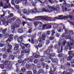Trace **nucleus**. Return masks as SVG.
Here are the masks:
<instances>
[{
    "label": "nucleus",
    "mask_w": 74,
    "mask_h": 74,
    "mask_svg": "<svg viewBox=\"0 0 74 74\" xmlns=\"http://www.w3.org/2000/svg\"><path fill=\"white\" fill-rule=\"evenodd\" d=\"M25 68L24 67H23L21 69V72L25 73Z\"/></svg>",
    "instance_id": "79ce46f5"
},
{
    "label": "nucleus",
    "mask_w": 74,
    "mask_h": 74,
    "mask_svg": "<svg viewBox=\"0 0 74 74\" xmlns=\"http://www.w3.org/2000/svg\"><path fill=\"white\" fill-rule=\"evenodd\" d=\"M50 52H51V51L49 49H47L46 51H44V53H46V55H48L50 57H51V53Z\"/></svg>",
    "instance_id": "1a4fd4ad"
},
{
    "label": "nucleus",
    "mask_w": 74,
    "mask_h": 74,
    "mask_svg": "<svg viewBox=\"0 0 74 74\" xmlns=\"http://www.w3.org/2000/svg\"><path fill=\"white\" fill-rule=\"evenodd\" d=\"M9 0H5L6 3H3V8H10L11 7V5L10 3H9Z\"/></svg>",
    "instance_id": "20e7f679"
},
{
    "label": "nucleus",
    "mask_w": 74,
    "mask_h": 74,
    "mask_svg": "<svg viewBox=\"0 0 74 74\" xmlns=\"http://www.w3.org/2000/svg\"><path fill=\"white\" fill-rule=\"evenodd\" d=\"M60 0V2H62V1H64V3H63V4H64L65 5H66V7H70V4H66V1H65V0Z\"/></svg>",
    "instance_id": "f8f14e48"
},
{
    "label": "nucleus",
    "mask_w": 74,
    "mask_h": 74,
    "mask_svg": "<svg viewBox=\"0 0 74 74\" xmlns=\"http://www.w3.org/2000/svg\"><path fill=\"white\" fill-rule=\"evenodd\" d=\"M58 56L59 58H62V54L61 53L59 54L58 55Z\"/></svg>",
    "instance_id": "69168bd1"
},
{
    "label": "nucleus",
    "mask_w": 74,
    "mask_h": 74,
    "mask_svg": "<svg viewBox=\"0 0 74 74\" xmlns=\"http://www.w3.org/2000/svg\"><path fill=\"white\" fill-rule=\"evenodd\" d=\"M27 25L28 28H30V27H32V23H31L27 24Z\"/></svg>",
    "instance_id": "c03bdc74"
},
{
    "label": "nucleus",
    "mask_w": 74,
    "mask_h": 74,
    "mask_svg": "<svg viewBox=\"0 0 74 74\" xmlns=\"http://www.w3.org/2000/svg\"><path fill=\"white\" fill-rule=\"evenodd\" d=\"M38 36H39V37L41 36V35H42V32H39L38 33Z\"/></svg>",
    "instance_id": "864d4df0"
},
{
    "label": "nucleus",
    "mask_w": 74,
    "mask_h": 74,
    "mask_svg": "<svg viewBox=\"0 0 74 74\" xmlns=\"http://www.w3.org/2000/svg\"><path fill=\"white\" fill-rule=\"evenodd\" d=\"M21 22V20L19 19H17L16 20L15 24H16L17 26V25H19V24H20Z\"/></svg>",
    "instance_id": "2eb2a0df"
},
{
    "label": "nucleus",
    "mask_w": 74,
    "mask_h": 74,
    "mask_svg": "<svg viewBox=\"0 0 74 74\" xmlns=\"http://www.w3.org/2000/svg\"><path fill=\"white\" fill-rule=\"evenodd\" d=\"M46 45H48L49 44V40H46Z\"/></svg>",
    "instance_id": "680f3d73"
},
{
    "label": "nucleus",
    "mask_w": 74,
    "mask_h": 74,
    "mask_svg": "<svg viewBox=\"0 0 74 74\" xmlns=\"http://www.w3.org/2000/svg\"><path fill=\"white\" fill-rule=\"evenodd\" d=\"M41 16H35L33 18L31 19L29 18H26V17L25 16L23 17V18L25 19L26 21H33L34 20L38 21L39 19H41Z\"/></svg>",
    "instance_id": "f03ea898"
},
{
    "label": "nucleus",
    "mask_w": 74,
    "mask_h": 74,
    "mask_svg": "<svg viewBox=\"0 0 74 74\" xmlns=\"http://www.w3.org/2000/svg\"><path fill=\"white\" fill-rule=\"evenodd\" d=\"M60 62L61 63H64V58H62L60 60Z\"/></svg>",
    "instance_id": "5fc2aeb1"
},
{
    "label": "nucleus",
    "mask_w": 74,
    "mask_h": 74,
    "mask_svg": "<svg viewBox=\"0 0 74 74\" xmlns=\"http://www.w3.org/2000/svg\"><path fill=\"white\" fill-rule=\"evenodd\" d=\"M51 36H53L54 34L55 33V29H53L51 31Z\"/></svg>",
    "instance_id": "58836bf2"
},
{
    "label": "nucleus",
    "mask_w": 74,
    "mask_h": 74,
    "mask_svg": "<svg viewBox=\"0 0 74 74\" xmlns=\"http://www.w3.org/2000/svg\"><path fill=\"white\" fill-rule=\"evenodd\" d=\"M45 27H47V29H49L52 28V26L51 25H49L48 24H45Z\"/></svg>",
    "instance_id": "4be33fe9"
},
{
    "label": "nucleus",
    "mask_w": 74,
    "mask_h": 74,
    "mask_svg": "<svg viewBox=\"0 0 74 74\" xmlns=\"http://www.w3.org/2000/svg\"><path fill=\"white\" fill-rule=\"evenodd\" d=\"M18 42H21L22 41V40H21L20 38H18Z\"/></svg>",
    "instance_id": "0e129e2a"
},
{
    "label": "nucleus",
    "mask_w": 74,
    "mask_h": 74,
    "mask_svg": "<svg viewBox=\"0 0 74 74\" xmlns=\"http://www.w3.org/2000/svg\"><path fill=\"white\" fill-rule=\"evenodd\" d=\"M38 47H39V48H41V47H42V44H39L38 45Z\"/></svg>",
    "instance_id": "774afa93"
},
{
    "label": "nucleus",
    "mask_w": 74,
    "mask_h": 74,
    "mask_svg": "<svg viewBox=\"0 0 74 74\" xmlns=\"http://www.w3.org/2000/svg\"><path fill=\"white\" fill-rule=\"evenodd\" d=\"M17 32L18 33H23V30L22 29H19L17 30Z\"/></svg>",
    "instance_id": "cd10ccee"
},
{
    "label": "nucleus",
    "mask_w": 74,
    "mask_h": 74,
    "mask_svg": "<svg viewBox=\"0 0 74 74\" xmlns=\"http://www.w3.org/2000/svg\"><path fill=\"white\" fill-rule=\"evenodd\" d=\"M31 67H32L33 70H36L37 69V66L35 65L34 64H31L30 65Z\"/></svg>",
    "instance_id": "a211bd4d"
},
{
    "label": "nucleus",
    "mask_w": 74,
    "mask_h": 74,
    "mask_svg": "<svg viewBox=\"0 0 74 74\" xmlns=\"http://www.w3.org/2000/svg\"><path fill=\"white\" fill-rule=\"evenodd\" d=\"M32 28H30V29H29L28 31V33H32Z\"/></svg>",
    "instance_id": "338daca9"
},
{
    "label": "nucleus",
    "mask_w": 74,
    "mask_h": 74,
    "mask_svg": "<svg viewBox=\"0 0 74 74\" xmlns=\"http://www.w3.org/2000/svg\"><path fill=\"white\" fill-rule=\"evenodd\" d=\"M33 57L32 56L29 57V61L30 62H33Z\"/></svg>",
    "instance_id": "a878e982"
},
{
    "label": "nucleus",
    "mask_w": 74,
    "mask_h": 74,
    "mask_svg": "<svg viewBox=\"0 0 74 74\" xmlns=\"http://www.w3.org/2000/svg\"><path fill=\"white\" fill-rule=\"evenodd\" d=\"M66 41L64 40V39H62L60 40L59 44H60V45H65V44H66Z\"/></svg>",
    "instance_id": "6e6552de"
},
{
    "label": "nucleus",
    "mask_w": 74,
    "mask_h": 74,
    "mask_svg": "<svg viewBox=\"0 0 74 74\" xmlns=\"http://www.w3.org/2000/svg\"><path fill=\"white\" fill-rule=\"evenodd\" d=\"M38 41L40 42H42V38H39L38 39Z\"/></svg>",
    "instance_id": "e2e57ef3"
},
{
    "label": "nucleus",
    "mask_w": 74,
    "mask_h": 74,
    "mask_svg": "<svg viewBox=\"0 0 74 74\" xmlns=\"http://www.w3.org/2000/svg\"><path fill=\"white\" fill-rule=\"evenodd\" d=\"M16 27H19V25H17L16 24H15L14 25H12L11 26V31L13 33H15Z\"/></svg>",
    "instance_id": "39448f33"
},
{
    "label": "nucleus",
    "mask_w": 74,
    "mask_h": 74,
    "mask_svg": "<svg viewBox=\"0 0 74 74\" xmlns=\"http://www.w3.org/2000/svg\"><path fill=\"white\" fill-rule=\"evenodd\" d=\"M55 56V53H52L51 54L50 57V56H49V59H50L51 60H52V62H53L52 60H53V58H51V56H52V57H54V56Z\"/></svg>",
    "instance_id": "dca6fc26"
},
{
    "label": "nucleus",
    "mask_w": 74,
    "mask_h": 74,
    "mask_svg": "<svg viewBox=\"0 0 74 74\" xmlns=\"http://www.w3.org/2000/svg\"><path fill=\"white\" fill-rule=\"evenodd\" d=\"M18 63H19L20 64H21V63H22L23 62V61H22V60H18Z\"/></svg>",
    "instance_id": "bf43d9fd"
},
{
    "label": "nucleus",
    "mask_w": 74,
    "mask_h": 74,
    "mask_svg": "<svg viewBox=\"0 0 74 74\" xmlns=\"http://www.w3.org/2000/svg\"><path fill=\"white\" fill-rule=\"evenodd\" d=\"M14 5L16 9H17V10H19V6L18 5L14 4Z\"/></svg>",
    "instance_id": "09e8293b"
},
{
    "label": "nucleus",
    "mask_w": 74,
    "mask_h": 74,
    "mask_svg": "<svg viewBox=\"0 0 74 74\" xmlns=\"http://www.w3.org/2000/svg\"><path fill=\"white\" fill-rule=\"evenodd\" d=\"M41 19H44L46 21H47L48 19V17L47 16H41Z\"/></svg>",
    "instance_id": "b1692460"
},
{
    "label": "nucleus",
    "mask_w": 74,
    "mask_h": 74,
    "mask_svg": "<svg viewBox=\"0 0 74 74\" xmlns=\"http://www.w3.org/2000/svg\"><path fill=\"white\" fill-rule=\"evenodd\" d=\"M41 65L43 68H45V63L43 62L42 64Z\"/></svg>",
    "instance_id": "3c124183"
},
{
    "label": "nucleus",
    "mask_w": 74,
    "mask_h": 74,
    "mask_svg": "<svg viewBox=\"0 0 74 74\" xmlns=\"http://www.w3.org/2000/svg\"><path fill=\"white\" fill-rule=\"evenodd\" d=\"M13 16H14V14L12 13H10L8 16V18H11V17H12Z\"/></svg>",
    "instance_id": "4c0bfd02"
},
{
    "label": "nucleus",
    "mask_w": 74,
    "mask_h": 74,
    "mask_svg": "<svg viewBox=\"0 0 74 74\" xmlns=\"http://www.w3.org/2000/svg\"><path fill=\"white\" fill-rule=\"evenodd\" d=\"M15 47L14 48V49L15 51H16L19 48V44H16L15 45Z\"/></svg>",
    "instance_id": "aec40b11"
},
{
    "label": "nucleus",
    "mask_w": 74,
    "mask_h": 74,
    "mask_svg": "<svg viewBox=\"0 0 74 74\" xmlns=\"http://www.w3.org/2000/svg\"><path fill=\"white\" fill-rule=\"evenodd\" d=\"M73 51H69V52L68 54L69 55H73V56H74V53H73Z\"/></svg>",
    "instance_id": "2f4dec72"
},
{
    "label": "nucleus",
    "mask_w": 74,
    "mask_h": 74,
    "mask_svg": "<svg viewBox=\"0 0 74 74\" xmlns=\"http://www.w3.org/2000/svg\"><path fill=\"white\" fill-rule=\"evenodd\" d=\"M21 1H23V5L24 6H26L27 4V0H21Z\"/></svg>",
    "instance_id": "4468645a"
},
{
    "label": "nucleus",
    "mask_w": 74,
    "mask_h": 74,
    "mask_svg": "<svg viewBox=\"0 0 74 74\" xmlns=\"http://www.w3.org/2000/svg\"><path fill=\"white\" fill-rule=\"evenodd\" d=\"M47 7L48 8L47 10L44 8L43 9V11L46 12H51L53 11V10H54V11H59L60 10V9L58 7L57 8H55L54 7L49 5H48Z\"/></svg>",
    "instance_id": "f257e3e1"
},
{
    "label": "nucleus",
    "mask_w": 74,
    "mask_h": 74,
    "mask_svg": "<svg viewBox=\"0 0 74 74\" xmlns=\"http://www.w3.org/2000/svg\"><path fill=\"white\" fill-rule=\"evenodd\" d=\"M73 58V57H72V56H70L67 58V60L68 61H69L70 60H71V59Z\"/></svg>",
    "instance_id": "a19ab883"
},
{
    "label": "nucleus",
    "mask_w": 74,
    "mask_h": 74,
    "mask_svg": "<svg viewBox=\"0 0 74 74\" xmlns=\"http://www.w3.org/2000/svg\"><path fill=\"white\" fill-rule=\"evenodd\" d=\"M56 66H53V67L52 68H51V70H52L50 71L49 72V74H54L55 71H56Z\"/></svg>",
    "instance_id": "0eeeda50"
},
{
    "label": "nucleus",
    "mask_w": 74,
    "mask_h": 74,
    "mask_svg": "<svg viewBox=\"0 0 74 74\" xmlns=\"http://www.w3.org/2000/svg\"><path fill=\"white\" fill-rule=\"evenodd\" d=\"M46 36V34L45 33H43L42 34V40L43 41L45 40V37Z\"/></svg>",
    "instance_id": "6ab92c4d"
},
{
    "label": "nucleus",
    "mask_w": 74,
    "mask_h": 74,
    "mask_svg": "<svg viewBox=\"0 0 74 74\" xmlns=\"http://www.w3.org/2000/svg\"><path fill=\"white\" fill-rule=\"evenodd\" d=\"M62 28L59 27H58L57 30L58 32H62Z\"/></svg>",
    "instance_id": "7c9ffc66"
},
{
    "label": "nucleus",
    "mask_w": 74,
    "mask_h": 74,
    "mask_svg": "<svg viewBox=\"0 0 74 74\" xmlns=\"http://www.w3.org/2000/svg\"><path fill=\"white\" fill-rule=\"evenodd\" d=\"M69 35H68V36H69L70 37V36H72L73 34H74V32L73 31H70L69 32Z\"/></svg>",
    "instance_id": "ea45409f"
},
{
    "label": "nucleus",
    "mask_w": 74,
    "mask_h": 74,
    "mask_svg": "<svg viewBox=\"0 0 74 74\" xmlns=\"http://www.w3.org/2000/svg\"><path fill=\"white\" fill-rule=\"evenodd\" d=\"M73 44H74V40H71V45L72 46L73 45Z\"/></svg>",
    "instance_id": "052dcab7"
},
{
    "label": "nucleus",
    "mask_w": 74,
    "mask_h": 74,
    "mask_svg": "<svg viewBox=\"0 0 74 74\" xmlns=\"http://www.w3.org/2000/svg\"><path fill=\"white\" fill-rule=\"evenodd\" d=\"M22 11L24 14H26L27 12V10L26 9H23Z\"/></svg>",
    "instance_id": "6e6d98bb"
},
{
    "label": "nucleus",
    "mask_w": 74,
    "mask_h": 74,
    "mask_svg": "<svg viewBox=\"0 0 74 74\" xmlns=\"http://www.w3.org/2000/svg\"><path fill=\"white\" fill-rule=\"evenodd\" d=\"M9 38L11 40H12V39H13V38H14V35H13V34H10L9 36Z\"/></svg>",
    "instance_id": "c85d7f7f"
},
{
    "label": "nucleus",
    "mask_w": 74,
    "mask_h": 74,
    "mask_svg": "<svg viewBox=\"0 0 74 74\" xmlns=\"http://www.w3.org/2000/svg\"><path fill=\"white\" fill-rule=\"evenodd\" d=\"M44 8H45H45H43L42 10L41 9H40L38 10V11H39V12H45V11H43V9H44Z\"/></svg>",
    "instance_id": "de8ad7c7"
},
{
    "label": "nucleus",
    "mask_w": 74,
    "mask_h": 74,
    "mask_svg": "<svg viewBox=\"0 0 74 74\" xmlns=\"http://www.w3.org/2000/svg\"><path fill=\"white\" fill-rule=\"evenodd\" d=\"M70 71V73L71 74H72V73H73V70L72 69H68V68L66 69V71Z\"/></svg>",
    "instance_id": "473e14b6"
},
{
    "label": "nucleus",
    "mask_w": 74,
    "mask_h": 74,
    "mask_svg": "<svg viewBox=\"0 0 74 74\" xmlns=\"http://www.w3.org/2000/svg\"><path fill=\"white\" fill-rule=\"evenodd\" d=\"M4 15H5V14L4 13L3 15H1V17L0 18V19L2 21L3 24V25H5V23H6L5 19V18L4 17Z\"/></svg>",
    "instance_id": "423d86ee"
},
{
    "label": "nucleus",
    "mask_w": 74,
    "mask_h": 74,
    "mask_svg": "<svg viewBox=\"0 0 74 74\" xmlns=\"http://www.w3.org/2000/svg\"><path fill=\"white\" fill-rule=\"evenodd\" d=\"M52 26H53V28L55 29L57 28L58 29V27H59V25L56 24H52Z\"/></svg>",
    "instance_id": "f3484780"
},
{
    "label": "nucleus",
    "mask_w": 74,
    "mask_h": 74,
    "mask_svg": "<svg viewBox=\"0 0 74 74\" xmlns=\"http://www.w3.org/2000/svg\"><path fill=\"white\" fill-rule=\"evenodd\" d=\"M6 42L7 43H8V45H9L10 44V42H11V40H10V38H8V39L6 41Z\"/></svg>",
    "instance_id": "72a5a7b5"
},
{
    "label": "nucleus",
    "mask_w": 74,
    "mask_h": 74,
    "mask_svg": "<svg viewBox=\"0 0 74 74\" xmlns=\"http://www.w3.org/2000/svg\"><path fill=\"white\" fill-rule=\"evenodd\" d=\"M21 56H24L25 55V53H24V51L22 50L21 51Z\"/></svg>",
    "instance_id": "4d7b16f0"
},
{
    "label": "nucleus",
    "mask_w": 74,
    "mask_h": 74,
    "mask_svg": "<svg viewBox=\"0 0 74 74\" xmlns=\"http://www.w3.org/2000/svg\"><path fill=\"white\" fill-rule=\"evenodd\" d=\"M33 55L35 58H38L40 57V56L39 55H37L35 53H34Z\"/></svg>",
    "instance_id": "5701e85b"
},
{
    "label": "nucleus",
    "mask_w": 74,
    "mask_h": 74,
    "mask_svg": "<svg viewBox=\"0 0 74 74\" xmlns=\"http://www.w3.org/2000/svg\"><path fill=\"white\" fill-rule=\"evenodd\" d=\"M7 30V28H5V29H3L2 31V33H6Z\"/></svg>",
    "instance_id": "a18cd8bd"
},
{
    "label": "nucleus",
    "mask_w": 74,
    "mask_h": 74,
    "mask_svg": "<svg viewBox=\"0 0 74 74\" xmlns=\"http://www.w3.org/2000/svg\"><path fill=\"white\" fill-rule=\"evenodd\" d=\"M30 13L31 14H34V13H36V12H39L38 11H37V8H35V9H33L30 10Z\"/></svg>",
    "instance_id": "9d476101"
},
{
    "label": "nucleus",
    "mask_w": 74,
    "mask_h": 74,
    "mask_svg": "<svg viewBox=\"0 0 74 74\" xmlns=\"http://www.w3.org/2000/svg\"><path fill=\"white\" fill-rule=\"evenodd\" d=\"M10 58H11L12 60H14V57L12 55H10V58H9V57H8L7 59L8 60H10Z\"/></svg>",
    "instance_id": "393cba45"
},
{
    "label": "nucleus",
    "mask_w": 74,
    "mask_h": 74,
    "mask_svg": "<svg viewBox=\"0 0 74 74\" xmlns=\"http://www.w3.org/2000/svg\"><path fill=\"white\" fill-rule=\"evenodd\" d=\"M51 34V31H48L46 32V34L47 36H49V35H50Z\"/></svg>",
    "instance_id": "37998d69"
},
{
    "label": "nucleus",
    "mask_w": 74,
    "mask_h": 74,
    "mask_svg": "<svg viewBox=\"0 0 74 74\" xmlns=\"http://www.w3.org/2000/svg\"><path fill=\"white\" fill-rule=\"evenodd\" d=\"M5 65H8V67L7 68V70H8V71L11 70L13 67L12 66V63L11 61H6L5 63Z\"/></svg>",
    "instance_id": "7ed1b4c3"
},
{
    "label": "nucleus",
    "mask_w": 74,
    "mask_h": 74,
    "mask_svg": "<svg viewBox=\"0 0 74 74\" xmlns=\"http://www.w3.org/2000/svg\"><path fill=\"white\" fill-rule=\"evenodd\" d=\"M62 38L65 37L66 38H69V39H70L71 38L70 37V36H69V35H67L66 34H64V33L62 34Z\"/></svg>",
    "instance_id": "ddd939ff"
},
{
    "label": "nucleus",
    "mask_w": 74,
    "mask_h": 74,
    "mask_svg": "<svg viewBox=\"0 0 74 74\" xmlns=\"http://www.w3.org/2000/svg\"><path fill=\"white\" fill-rule=\"evenodd\" d=\"M30 49H25L24 50V52L25 53L29 54L30 53Z\"/></svg>",
    "instance_id": "412c9836"
},
{
    "label": "nucleus",
    "mask_w": 74,
    "mask_h": 74,
    "mask_svg": "<svg viewBox=\"0 0 74 74\" xmlns=\"http://www.w3.org/2000/svg\"><path fill=\"white\" fill-rule=\"evenodd\" d=\"M39 73L41 74H44V71L42 69H40L39 70Z\"/></svg>",
    "instance_id": "c756f323"
},
{
    "label": "nucleus",
    "mask_w": 74,
    "mask_h": 74,
    "mask_svg": "<svg viewBox=\"0 0 74 74\" xmlns=\"http://www.w3.org/2000/svg\"><path fill=\"white\" fill-rule=\"evenodd\" d=\"M52 62H54V63H58V59H57L55 58L53 60H52Z\"/></svg>",
    "instance_id": "e433bc0d"
},
{
    "label": "nucleus",
    "mask_w": 74,
    "mask_h": 74,
    "mask_svg": "<svg viewBox=\"0 0 74 74\" xmlns=\"http://www.w3.org/2000/svg\"><path fill=\"white\" fill-rule=\"evenodd\" d=\"M20 2V1H19V0H16L15 1V3L16 4H18Z\"/></svg>",
    "instance_id": "603ef678"
},
{
    "label": "nucleus",
    "mask_w": 74,
    "mask_h": 74,
    "mask_svg": "<svg viewBox=\"0 0 74 74\" xmlns=\"http://www.w3.org/2000/svg\"><path fill=\"white\" fill-rule=\"evenodd\" d=\"M27 74H33L32 72L30 71H28L27 72Z\"/></svg>",
    "instance_id": "8fccbe9b"
},
{
    "label": "nucleus",
    "mask_w": 74,
    "mask_h": 74,
    "mask_svg": "<svg viewBox=\"0 0 74 74\" xmlns=\"http://www.w3.org/2000/svg\"><path fill=\"white\" fill-rule=\"evenodd\" d=\"M25 67L26 69H30V68L31 67V66H30L29 64H27L25 66Z\"/></svg>",
    "instance_id": "c9c22d12"
},
{
    "label": "nucleus",
    "mask_w": 74,
    "mask_h": 74,
    "mask_svg": "<svg viewBox=\"0 0 74 74\" xmlns=\"http://www.w3.org/2000/svg\"><path fill=\"white\" fill-rule=\"evenodd\" d=\"M34 24L35 26H37L38 25V21H36L33 23Z\"/></svg>",
    "instance_id": "f704fd0d"
},
{
    "label": "nucleus",
    "mask_w": 74,
    "mask_h": 74,
    "mask_svg": "<svg viewBox=\"0 0 74 74\" xmlns=\"http://www.w3.org/2000/svg\"><path fill=\"white\" fill-rule=\"evenodd\" d=\"M0 66L1 68L2 69H4V65L3 64H0Z\"/></svg>",
    "instance_id": "49530a36"
},
{
    "label": "nucleus",
    "mask_w": 74,
    "mask_h": 74,
    "mask_svg": "<svg viewBox=\"0 0 74 74\" xmlns=\"http://www.w3.org/2000/svg\"><path fill=\"white\" fill-rule=\"evenodd\" d=\"M45 26H46V25H43V26L39 25V27H38V29L39 30H44V29H45Z\"/></svg>",
    "instance_id": "9b49d317"
},
{
    "label": "nucleus",
    "mask_w": 74,
    "mask_h": 74,
    "mask_svg": "<svg viewBox=\"0 0 74 74\" xmlns=\"http://www.w3.org/2000/svg\"><path fill=\"white\" fill-rule=\"evenodd\" d=\"M4 4V3L1 1L0 3V7H3V6Z\"/></svg>",
    "instance_id": "13d9d810"
},
{
    "label": "nucleus",
    "mask_w": 74,
    "mask_h": 74,
    "mask_svg": "<svg viewBox=\"0 0 74 74\" xmlns=\"http://www.w3.org/2000/svg\"><path fill=\"white\" fill-rule=\"evenodd\" d=\"M16 19V17H13L10 19V21L11 22L12 21H14Z\"/></svg>",
    "instance_id": "bb28decb"
}]
</instances>
